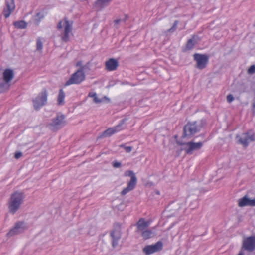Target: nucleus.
<instances>
[{"mask_svg":"<svg viewBox=\"0 0 255 255\" xmlns=\"http://www.w3.org/2000/svg\"><path fill=\"white\" fill-rule=\"evenodd\" d=\"M242 248L249 252L255 250V241L253 236L248 237L243 241Z\"/></svg>","mask_w":255,"mask_h":255,"instance_id":"obj_12","label":"nucleus"},{"mask_svg":"<svg viewBox=\"0 0 255 255\" xmlns=\"http://www.w3.org/2000/svg\"><path fill=\"white\" fill-rule=\"evenodd\" d=\"M203 146L202 142L194 143L193 142H189L187 143V147L185 149L186 153L192 154L193 151L200 149Z\"/></svg>","mask_w":255,"mask_h":255,"instance_id":"obj_14","label":"nucleus"},{"mask_svg":"<svg viewBox=\"0 0 255 255\" xmlns=\"http://www.w3.org/2000/svg\"><path fill=\"white\" fill-rule=\"evenodd\" d=\"M15 7L14 0H7L6 1V7L3 11V14L6 18L9 17L11 12L15 9Z\"/></svg>","mask_w":255,"mask_h":255,"instance_id":"obj_16","label":"nucleus"},{"mask_svg":"<svg viewBox=\"0 0 255 255\" xmlns=\"http://www.w3.org/2000/svg\"><path fill=\"white\" fill-rule=\"evenodd\" d=\"M82 65V62L81 61H79L76 64V66H80Z\"/></svg>","mask_w":255,"mask_h":255,"instance_id":"obj_37","label":"nucleus"},{"mask_svg":"<svg viewBox=\"0 0 255 255\" xmlns=\"http://www.w3.org/2000/svg\"><path fill=\"white\" fill-rule=\"evenodd\" d=\"M119 66V61L114 58H110L105 62V69L108 71L116 70Z\"/></svg>","mask_w":255,"mask_h":255,"instance_id":"obj_15","label":"nucleus"},{"mask_svg":"<svg viewBox=\"0 0 255 255\" xmlns=\"http://www.w3.org/2000/svg\"><path fill=\"white\" fill-rule=\"evenodd\" d=\"M162 248V242L161 241H158L155 244L146 246L143 249V251L146 255H150L161 251Z\"/></svg>","mask_w":255,"mask_h":255,"instance_id":"obj_9","label":"nucleus"},{"mask_svg":"<svg viewBox=\"0 0 255 255\" xmlns=\"http://www.w3.org/2000/svg\"><path fill=\"white\" fill-rule=\"evenodd\" d=\"M14 26L19 29H24L27 27V23L23 20L17 21L14 22Z\"/></svg>","mask_w":255,"mask_h":255,"instance_id":"obj_23","label":"nucleus"},{"mask_svg":"<svg viewBox=\"0 0 255 255\" xmlns=\"http://www.w3.org/2000/svg\"><path fill=\"white\" fill-rule=\"evenodd\" d=\"M253 238L254 239L255 241V236H252Z\"/></svg>","mask_w":255,"mask_h":255,"instance_id":"obj_40","label":"nucleus"},{"mask_svg":"<svg viewBox=\"0 0 255 255\" xmlns=\"http://www.w3.org/2000/svg\"><path fill=\"white\" fill-rule=\"evenodd\" d=\"M255 141V133L252 131L242 134L240 138V143L246 148L251 142Z\"/></svg>","mask_w":255,"mask_h":255,"instance_id":"obj_10","label":"nucleus"},{"mask_svg":"<svg viewBox=\"0 0 255 255\" xmlns=\"http://www.w3.org/2000/svg\"><path fill=\"white\" fill-rule=\"evenodd\" d=\"M47 100V93L46 90L42 91L33 100V105L35 109L38 110L44 105Z\"/></svg>","mask_w":255,"mask_h":255,"instance_id":"obj_7","label":"nucleus"},{"mask_svg":"<svg viewBox=\"0 0 255 255\" xmlns=\"http://www.w3.org/2000/svg\"><path fill=\"white\" fill-rule=\"evenodd\" d=\"M101 1L102 3L105 4L109 3L110 1H111V0H102Z\"/></svg>","mask_w":255,"mask_h":255,"instance_id":"obj_35","label":"nucleus"},{"mask_svg":"<svg viewBox=\"0 0 255 255\" xmlns=\"http://www.w3.org/2000/svg\"><path fill=\"white\" fill-rule=\"evenodd\" d=\"M14 77V73L11 69H6L4 70L3 73V80L6 83L10 82Z\"/></svg>","mask_w":255,"mask_h":255,"instance_id":"obj_19","label":"nucleus"},{"mask_svg":"<svg viewBox=\"0 0 255 255\" xmlns=\"http://www.w3.org/2000/svg\"><path fill=\"white\" fill-rule=\"evenodd\" d=\"M155 193H156V194H157V195H159V194H160V192H159V191H158V190H156V191H155Z\"/></svg>","mask_w":255,"mask_h":255,"instance_id":"obj_39","label":"nucleus"},{"mask_svg":"<svg viewBox=\"0 0 255 255\" xmlns=\"http://www.w3.org/2000/svg\"><path fill=\"white\" fill-rule=\"evenodd\" d=\"M113 166L115 168H120L121 166V163L118 161H114L112 163Z\"/></svg>","mask_w":255,"mask_h":255,"instance_id":"obj_31","label":"nucleus"},{"mask_svg":"<svg viewBox=\"0 0 255 255\" xmlns=\"http://www.w3.org/2000/svg\"><path fill=\"white\" fill-rule=\"evenodd\" d=\"M238 204L239 205V200L238 201Z\"/></svg>","mask_w":255,"mask_h":255,"instance_id":"obj_42","label":"nucleus"},{"mask_svg":"<svg viewBox=\"0 0 255 255\" xmlns=\"http://www.w3.org/2000/svg\"><path fill=\"white\" fill-rule=\"evenodd\" d=\"M108 99L106 97H104L102 99H99L98 98L97 96L95 97V98L93 99L94 102L95 103H99L103 101L104 99Z\"/></svg>","mask_w":255,"mask_h":255,"instance_id":"obj_30","label":"nucleus"},{"mask_svg":"<svg viewBox=\"0 0 255 255\" xmlns=\"http://www.w3.org/2000/svg\"><path fill=\"white\" fill-rule=\"evenodd\" d=\"M124 123V120H122L118 125L108 128L103 133V136L110 137L114 134L122 130L124 128L123 127Z\"/></svg>","mask_w":255,"mask_h":255,"instance_id":"obj_11","label":"nucleus"},{"mask_svg":"<svg viewBox=\"0 0 255 255\" xmlns=\"http://www.w3.org/2000/svg\"><path fill=\"white\" fill-rule=\"evenodd\" d=\"M22 153L21 152H18L15 153L14 156L16 159H18L20 157H21L22 156Z\"/></svg>","mask_w":255,"mask_h":255,"instance_id":"obj_33","label":"nucleus"},{"mask_svg":"<svg viewBox=\"0 0 255 255\" xmlns=\"http://www.w3.org/2000/svg\"><path fill=\"white\" fill-rule=\"evenodd\" d=\"M237 255H239V254H238Z\"/></svg>","mask_w":255,"mask_h":255,"instance_id":"obj_43","label":"nucleus"},{"mask_svg":"<svg viewBox=\"0 0 255 255\" xmlns=\"http://www.w3.org/2000/svg\"><path fill=\"white\" fill-rule=\"evenodd\" d=\"M73 21L68 20L67 18L60 21L57 24V28L60 29L64 28L63 34L62 36V39L64 42H67L70 38V35L72 32Z\"/></svg>","mask_w":255,"mask_h":255,"instance_id":"obj_2","label":"nucleus"},{"mask_svg":"<svg viewBox=\"0 0 255 255\" xmlns=\"http://www.w3.org/2000/svg\"><path fill=\"white\" fill-rule=\"evenodd\" d=\"M150 224V221H146L144 218H140L136 223L137 231L138 232H141L147 229Z\"/></svg>","mask_w":255,"mask_h":255,"instance_id":"obj_17","label":"nucleus"},{"mask_svg":"<svg viewBox=\"0 0 255 255\" xmlns=\"http://www.w3.org/2000/svg\"><path fill=\"white\" fill-rule=\"evenodd\" d=\"M234 99L233 96L232 94H229L227 97V101L229 103H231Z\"/></svg>","mask_w":255,"mask_h":255,"instance_id":"obj_32","label":"nucleus"},{"mask_svg":"<svg viewBox=\"0 0 255 255\" xmlns=\"http://www.w3.org/2000/svg\"><path fill=\"white\" fill-rule=\"evenodd\" d=\"M200 126L196 122L188 123L184 128V136H190L200 130Z\"/></svg>","mask_w":255,"mask_h":255,"instance_id":"obj_5","label":"nucleus"},{"mask_svg":"<svg viewBox=\"0 0 255 255\" xmlns=\"http://www.w3.org/2000/svg\"><path fill=\"white\" fill-rule=\"evenodd\" d=\"M248 73L250 75L255 73V65H253L250 67L248 70Z\"/></svg>","mask_w":255,"mask_h":255,"instance_id":"obj_29","label":"nucleus"},{"mask_svg":"<svg viewBox=\"0 0 255 255\" xmlns=\"http://www.w3.org/2000/svg\"><path fill=\"white\" fill-rule=\"evenodd\" d=\"M65 117L63 115H57L53 119L52 122L48 124L49 128L53 131L57 130L61 128L65 125Z\"/></svg>","mask_w":255,"mask_h":255,"instance_id":"obj_6","label":"nucleus"},{"mask_svg":"<svg viewBox=\"0 0 255 255\" xmlns=\"http://www.w3.org/2000/svg\"><path fill=\"white\" fill-rule=\"evenodd\" d=\"M128 18V15H125V18L123 20L124 22H125L126 20Z\"/></svg>","mask_w":255,"mask_h":255,"instance_id":"obj_38","label":"nucleus"},{"mask_svg":"<svg viewBox=\"0 0 255 255\" xmlns=\"http://www.w3.org/2000/svg\"><path fill=\"white\" fill-rule=\"evenodd\" d=\"M44 17V14L43 12H38L34 17V20L37 23V24H38L40 22L41 20L43 19Z\"/></svg>","mask_w":255,"mask_h":255,"instance_id":"obj_25","label":"nucleus"},{"mask_svg":"<svg viewBox=\"0 0 255 255\" xmlns=\"http://www.w3.org/2000/svg\"><path fill=\"white\" fill-rule=\"evenodd\" d=\"M246 206H255V199H250L246 196L240 199V207Z\"/></svg>","mask_w":255,"mask_h":255,"instance_id":"obj_18","label":"nucleus"},{"mask_svg":"<svg viewBox=\"0 0 255 255\" xmlns=\"http://www.w3.org/2000/svg\"><path fill=\"white\" fill-rule=\"evenodd\" d=\"M120 147L124 148V149L127 153L130 152L132 149V147L131 146H128L124 144H122L121 145H120Z\"/></svg>","mask_w":255,"mask_h":255,"instance_id":"obj_27","label":"nucleus"},{"mask_svg":"<svg viewBox=\"0 0 255 255\" xmlns=\"http://www.w3.org/2000/svg\"><path fill=\"white\" fill-rule=\"evenodd\" d=\"M240 255H244V254L240 252Z\"/></svg>","mask_w":255,"mask_h":255,"instance_id":"obj_41","label":"nucleus"},{"mask_svg":"<svg viewBox=\"0 0 255 255\" xmlns=\"http://www.w3.org/2000/svg\"><path fill=\"white\" fill-rule=\"evenodd\" d=\"M125 176L130 177V180L128 182L127 186L124 188L121 192V195H126L130 191L133 190L137 184V179L135 174L132 170H127L124 173Z\"/></svg>","mask_w":255,"mask_h":255,"instance_id":"obj_3","label":"nucleus"},{"mask_svg":"<svg viewBox=\"0 0 255 255\" xmlns=\"http://www.w3.org/2000/svg\"><path fill=\"white\" fill-rule=\"evenodd\" d=\"M111 236L112 238V246L115 248L118 244V242L121 238L120 235L118 232L113 231L111 233Z\"/></svg>","mask_w":255,"mask_h":255,"instance_id":"obj_20","label":"nucleus"},{"mask_svg":"<svg viewBox=\"0 0 255 255\" xmlns=\"http://www.w3.org/2000/svg\"><path fill=\"white\" fill-rule=\"evenodd\" d=\"M43 43L40 38H38L36 40V49L40 51L42 49Z\"/></svg>","mask_w":255,"mask_h":255,"instance_id":"obj_26","label":"nucleus"},{"mask_svg":"<svg viewBox=\"0 0 255 255\" xmlns=\"http://www.w3.org/2000/svg\"><path fill=\"white\" fill-rule=\"evenodd\" d=\"M141 235L144 239L147 240L154 236V233L150 230L146 229L141 232Z\"/></svg>","mask_w":255,"mask_h":255,"instance_id":"obj_21","label":"nucleus"},{"mask_svg":"<svg viewBox=\"0 0 255 255\" xmlns=\"http://www.w3.org/2000/svg\"><path fill=\"white\" fill-rule=\"evenodd\" d=\"M88 96L90 97L93 98V99L97 96V94L95 92H89Z\"/></svg>","mask_w":255,"mask_h":255,"instance_id":"obj_34","label":"nucleus"},{"mask_svg":"<svg viewBox=\"0 0 255 255\" xmlns=\"http://www.w3.org/2000/svg\"><path fill=\"white\" fill-rule=\"evenodd\" d=\"M193 56L196 62V67L198 69H203L206 67L209 61V57L207 55L196 53Z\"/></svg>","mask_w":255,"mask_h":255,"instance_id":"obj_8","label":"nucleus"},{"mask_svg":"<svg viewBox=\"0 0 255 255\" xmlns=\"http://www.w3.org/2000/svg\"><path fill=\"white\" fill-rule=\"evenodd\" d=\"M65 97V94L62 89H60L59 92V94L57 98V101L59 105H63L64 104V100Z\"/></svg>","mask_w":255,"mask_h":255,"instance_id":"obj_22","label":"nucleus"},{"mask_svg":"<svg viewBox=\"0 0 255 255\" xmlns=\"http://www.w3.org/2000/svg\"><path fill=\"white\" fill-rule=\"evenodd\" d=\"M25 224L23 222H19L17 223L14 227L10 230V231L7 233L8 237L16 235L22 232L25 228Z\"/></svg>","mask_w":255,"mask_h":255,"instance_id":"obj_13","label":"nucleus"},{"mask_svg":"<svg viewBox=\"0 0 255 255\" xmlns=\"http://www.w3.org/2000/svg\"><path fill=\"white\" fill-rule=\"evenodd\" d=\"M195 37V36H193L191 39L188 40L186 46L187 50H191L193 48L196 43Z\"/></svg>","mask_w":255,"mask_h":255,"instance_id":"obj_24","label":"nucleus"},{"mask_svg":"<svg viewBox=\"0 0 255 255\" xmlns=\"http://www.w3.org/2000/svg\"><path fill=\"white\" fill-rule=\"evenodd\" d=\"M85 79V74L83 68H80L73 73L70 78L66 82L65 86L72 84H79Z\"/></svg>","mask_w":255,"mask_h":255,"instance_id":"obj_4","label":"nucleus"},{"mask_svg":"<svg viewBox=\"0 0 255 255\" xmlns=\"http://www.w3.org/2000/svg\"><path fill=\"white\" fill-rule=\"evenodd\" d=\"M178 24V21H175L174 22L173 26L171 27V28L169 29L168 31L170 32H172L174 31L177 28Z\"/></svg>","mask_w":255,"mask_h":255,"instance_id":"obj_28","label":"nucleus"},{"mask_svg":"<svg viewBox=\"0 0 255 255\" xmlns=\"http://www.w3.org/2000/svg\"><path fill=\"white\" fill-rule=\"evenodd\" d=\"M25 196L23 193L16 191L11 194L8 202V207L10 213L15 214L22 204Z\"/></svg>","mask_w":255,"mask_h":255,"instance_id":"obj_1","label":"nucleus"},{"mask_svg":"<svg viewBox=\"0 0 255 255\" xmlns=\"http://www.w3.org/2000/svg\"><path fill=\"white\" fill-rule=\"evenodd\" d=\"M122 19H116L115 20V23L116 24H119L121 21H122Z\"/></svg>","mask_w":255,"mask_h":255,"instance_id":"obj_36","label":"nucleus"}]
</instances>
